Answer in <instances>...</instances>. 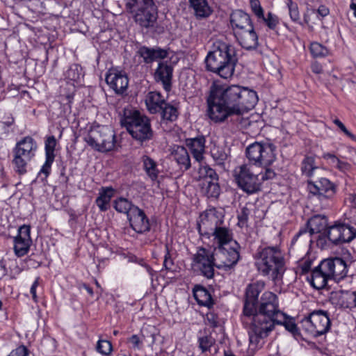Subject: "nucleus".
Masks as SVG:
<instances>
[{"instance_id":"obj_1","label":"nucleus","mask_w":356,"mask_h":356,"mask_svg":"<svg viewBox=\"0 0 356 356\" xmlns=\"http://www.w3.org/2000/svg\"><path fill=\"white\" fill-rule=\"evenodd\" d=\"M257 92L238 85L222 86L213 84L207 97L208 115L215 122L229 117L240 116L252 109L258 102Z\"/></svg>"},{"instance_id":"obj_2","label":"nucleus","mask_w":356,"mask_h":356,"mask_svg":"<svg viewBox=\"0 0 356 356\" xmlns=\"http://www.w3.org/2000/svg\"><path fill=\"white\" fill-rule=\"evenodd\" d=\"M238 63L237 51L235 47L220 40L216 41L206 58V68L222 79L231 78Z\"/></svg>"},{"instance_id":"obj_3","label":"nucleus","mask_w":356,"mask_h":356,"mask_svg":"<svg viewBox=\"0 0 356 356\" xmlns=\"http://www.w3.org/2000/svg\"><path fill=\"white\" fill-rule=\"evenodd\" d=\"M255 265L260 274L273 281L280 278L285 270L284 254L279 246L259 247L254 255Z\"/></svg>"},{"instance_id":"obj_4","label":"nucleus","mask_w":356,"mask_h":356,"mask_svg":"<svg viewBox=\"0 0 356 356\" xmlns=\"http://www.w3.org/2000/svg\"><path fill=\"white\" fill-rule=\"evenodd\" d=\"M121 124L136 140L143 144L152 140L154 131L149 119L138 111H125L121 120Z\"/></svg>"},{"instance_id":"obj_5","label":"nucleus","mask_w":356,"mask_h":356,"mask_svg":"<svg viewBox=\"0 0 356 356\" xmlns=\"http://www.w3.org/2000/svg\"><path fill=\"white\" fill-rule=\"evenodd\" d=\"M257 321L275 327V322L284 319V313L279 308L278 298L271 291L264 292L257 304V312L251 316Z\"/></svg>"},{"instance_id":"obj_6","label":"nucleus","mask_w":356,"mask_h":356,"mask_svg":"<svg viewBox=\"0 0 356 356\" xmlns=\"http://www.w3.org/2000/svg\"><path fill=\"white\" fill-rule=\"evenodd\" d=\"M245 154L252 165L269 167L276 160V147L270 143L255 142L247 147Z\"/></svg>"},{"instance_id":"obj_7","label":"nucleus","mask_w":356,"mask_h":356,"mask_svg":"<svg viewBox=\"0 0 356 356\" xmlns=\"http://www.w3.org/2000/svg\"><path fill=\"white\" fill-rule=\"evenodd\" d=\"M37 147L36 142L31 136H26L17 143L13 151V164L17 174L26 172L27 164L35 156Z\"/></svg>"},{"instance_id":"obj_8","label":"nucleus","mask_w":356,"mask_h":356,"mask_svg":"<svg viewBox=\"0 0 356 356\" xmlns=\"http://www.w3.org/2000/svg\"><path fill=\"white\" fill-rule=\"evenodd\" d=\"M308 189L321 204L322 209H328L334 205L337 186L327 178L322 177L316 181H308Z\"/></svg>"},{"instance_id":"obj_9","label":"nucleus","mask_w":356,"mask_h":356,"mask_svg":"<svg viewBox=\"0 0 356 356\" xmlns=\"http://www.w3.org/2000/svg\"><path fill=\"white\" fill-rule=\"evenodd\" d=\"M84 140L89 146L95 150L106 152L114 148L115 134L110 127L98 126L92 129Z\"/></svg>"},{"instance_id":"obj_10","label":"nucleus","mask_w":356,"mask_h":356,"mask_svg":"<svg viewBox=\"0 0 356 356\" xmlns=\"http://www.w3.org/2000/svg\"><path fill=\"white\" fill-rule=\"evenodd\" d=\"M301 323L302 328L314 337L327 333L331 325L328 312L322 309L313 311Z\"/></svg>"},{"instance_id":"obj_11","label":"nucleus","mask_w":356,"mask_h":356,"mask_svg":"<svg viewBox=\"0 0 356 356\" xmlns=\"http://www.w3.org/2000/svg\"><path fill=\"white\" fill-rule=\"evenodd\" d=\"M235 180L238 187L248 194H254L261 190L259 175L254 172L251 164H243L234 170Z\"/></svg>"},{"instance_id":"obj_12","label":"nucleus","mask_w":356,"mask_h":356,"mask_svg":"<svg viewBox=\"0 0 356 356\" xmlns=\"http://www.w3.org/2000/svg\"><path fill=\"white\" fill-rule=\"evenodd\" d=\"M225 211L222 209L211 207L200 213L197 220L198 232L202 236L210 238L211 233L224 224Z\"/></svg>"},{"instance_id":"obj_13","label":"nucleus","mask_w":356,"mask_h":356,"mask_svg":"<svg viewBox=\"0 0 356 356\" xmlns=\"http://www.w3.org/2000/svg\"><path fill=\"white\" fill-rule=\"evenodd\" d=\"M193 261L196 268L204 277L211 279L214 275V267L217 261L214 258L213 252L201 246L197 253L194 254Z\"/></svg>"},{"instance_id":"obj_14","label":"nucleus","mask_w":356,"mask_h":356,"mask_svg":"<svg viewBox=\"0 0 356 356\" xmlns=\"http://www.w3.org/2000/svg\"><path fill=\"white\" fill-rule=\"evenodd\" d=\"M265 288V283L257 281L249 284L245 289L243 314L246 317H251L257 312V304L259 301V295Z\"/></svg>"},{"instance_id":"obj_15","label":"nucleus","mask_w":356,"mask_h":356,"mask_svg":"<svg viewBox=\"0 0 356 356\" xmlns=\"http://www.w3.org/2000/svg\"><path fill=\"white\" fill-rule=\"evenodd\" d=\"M325 240L328 239L332 243L337 245L338 243H350L356 237V229L353 227L345 224H335L328 227ZM327 241L324 245H326Z\"/></svg>"},{"instance_id":"obj_16","label":"nucleus","mask_w":356,"mask_h":356,"mask_svg":"<svg viewBox=\"0 0 356 356\" xmlns=\"http://www.w3.org/2000/svg\"><path fill=\"white\" fill-rule=\"evenodd\" d=\"M134 22L142 29L152 28L158 18L157 7L154 2L134 10Z\"/></svg>"},{"instance_id":"obj_17","label":"nucleus","mask_w":356,"mask_h":356,"mask_svg":"<svg viewBox=\"0 0 356 356\" xmlns=\"http://www.w3.org/2000/svg\"><path fill=\"white\" fill-rule=\"evenodd\" d=\"M322 268L329 275L331 280L339 282L346 277L348 266L340 257L328 258L322 261Z\"/></svg>"},{"instance_id":"obj_18","label":"nucleus","mask_w":356,"mask_h":356,"mask_svg":"<svg viewBox=\"0 0 356 356\" xmlns=\"http://www.w3.org/2000/svg\"><path fill=\"white\" fill-rule=\"evenodd\" d=\"M212 251L217 261L216 268H229L236 264L240 257L238 250L233 247L226 249L225 246H218Z\"/></svg>"},{"instance_id":"obj_19","label":"nucleus","mask_w":356,"mask_h":356,"mask_svg":"<svg viewBox=\"0 0 356 356\" xmlns=\"http://www.w3.org/2000/svg\"><path fill=\"white\" fill-rule=\"evenodd\" d=\"M105 79L110 88L117 94H122L129 85L126 73L117 69H111L106 74Z\"/></svg>"},{"instance_id":"obj_20","label":"nucleus","mask_w":356,"mask_h":356,"mask_svg":"<svg viewBox=\"0 0 356 356\" xmlns=\"http://www.w3.org/2000/svg\"><path fill=\"white\" fill-rule=\"evenodd\" d=\"M314 234L316 245H324L325 243V233H322L327 226V218L325 215H314L310 218L305 225Z\"/></svg>"},{"instance_id":"obj_21","label":"nucleus","mask_w":356,"mask_h":356,"mask_svg":"<svg viewBox=\"0 0 356 356\" xmlns=\"http://www.w3.org/2000/svg\"><path fill=\"white\" fill-rule=\"evenodd\" d=\"M127 218L131 228L138 233H143L150 229L148 218L144 211L137 206L132 208Z\"/></svg>"},{"instance_id":"obj_22","label":"nucleus","mask_w":356,"mask_h":356,"mask_svg":"<svg viewBox=\"0 0 356 356\" xmlns=\"http://www.w3.org/2000/svg\"><path fill=\"white\" fill-rule=\"evenodd\" d=\"M274 326L252 320L248 332L250 346L257 348L261 339L268 336Z\"/></svg>"},{"instance_id":"obj_23","label":"nucleus","mask_w":356,"mask_h":356,"mask_svg":"<svg viewBox=\"0 0 356 356\" xmlns=\"http://www.w3.org/2000/svg\"><path fill=\"white\" fill-rule=\"evenodd\" d=\"M173 67L168 61H160L154 72V79L156 82H161L164 90L169 92L172 88Z\"/></svg>"},{"instance_id":"obj_24","label":"nucleus","mask_w":356,"mask_h":356,"mask_svg":"<svg viewBox=\"0 0 356 356\" xmlns=\"http://www.w3.org/2000/svg\"><path fill=\"white\" fill-rule=\"evenodd\" d=\"M238 44L246 50H254L259 46L258 35L254 25L234 34Z\"/></svg>"},{"instance_id":"obj_25","label":"nucleus","mask_w":356,"mask_h":356,"mask_svg":"<svg viewBox=\"0 0 356 356\" xmlns=\"http://www.w3.org/2000/svg\"><path fill=\"white\" fill-rule=\"evenodd\" d=\"M136 54L143 59V62L145 64L149 65L158 60H163L167 58L168 51L167 49L159 47L151 48L142 46L138 49Z\"/></svg>"},{"instance_id":"obj_26","label":"nucleus","mask_w":356,"mask_h":356,"mask_svg":"<svg viewBox=\"0 0 356 356\" xmlns=\"http://www.w3.org/2000/svg\"><path fill=\"white\" fill-rule=\"evenodd\" d=\"M57 141L54 136H50L46 138L44 141L45 149V162L42 166L40 174H44L46 179L50 174L51 167L55 159V147Z\"/></svg>"},{"instance_id":"obj_27","label":"nucleus","mask_w":356,"mask_h":356,"mask_svg":"<svg viewBox=\"0 0 356 356\" xmlns=\"http://www.w3.org/2000/svg\"><path fill=\"white\" fill-rule=\"evenodd\" d=\"M229 19L234 34L253 25L250 16L242 10L233 11Z\"/></svg>"},{"instance_id":"obj_28","label":"nucleus","mask_w":356,"mask_h":356,"mask_svg":"<svg viewBox=\"0 0 356 356\" xmlns=\"http://www.w3.org/2000/svg\"><path fill=\"white\" fill-rule=\"evenodd\" d=\"M186 145L190 149L194 159L200 162L204 158L206 139L204 136L186 139Z\"/></svg>"},{"instance_id":"obj_29","label":"nucleus","mask_w":356,"mask_h":356,"mask_svg":"<svg viewBox=\"0 0 356 356\" xmlns=\"http://www.w3.org/2000/svg\"><path fill=\"white\" fill-rule=\"evenodd\" d=\"M311 285L316 289H324L329 280H331L329 275L322 268V261L312 272L310 277H307Z\"/></svg>"},{"instance_id":"obj_30","label":"nucleus","mask_w":356,"mask_h":356,"mask_svg":"<svg viewBox=\"0 0 356 356\" xmlns=\"http://www.w3.org/2000/svg\"><path fill=\"white\" fill-rule=\"evenodd\" d=\"M166 103L161 92L157 91L148 92L145 98L147 108L152 114L159 113Z\"/></svg>"},{"instance_id":"obj_31","label":"nucleus","mask_w":356,"mask_h":356,"mask_svg":"<svg viewBox=\"0 0 356 356\" xmlns=\"http://www.w3.org/2000/svg\"><path fill=\"white\" fill-rule=\"evenodd\" d=\"M211 236H213V240L218 245H227L233 240L232 231L225 223L215 229L211 233Z\"/></svg>"},{"instance_id":"obj_32","label":"nucleus","mask_w":356,"mask_h":356,"mask_svg":"<svg viewBox=\"0 0 356 356\" xmlns=\"http://www.w3.org/2000/svg\"><path fill=\"white\" fill-rule=\"evenodd\" d=\"M173 159L177 163L180 169L188 170L191 166V159L187 149L183 146H177L172 152Z\"/></svg>"},{"instance_id":"obj_33","label":"nucleus","mask_w":356,"mask_h":356,"mask_svg":"<svg viewBox=\"0 0 356 356\" xmlns=\"http://www.w3.org/2000/svg\"><path fill=\"white\" fill-rule=\"evenodd\" d=\"M193 295L199 305L210 309L214 305V300L210 292L204 286H196L193 289Z\"/></svg>"},{"instance_id":"obj_34","label":"nucleus","mask_w":356,"mask_h":356,"mask_svg":"<svg viewBox=\"0 0 356 356\" xmlns=\"http://www.w3.org/2000/svg\"><path fill=\"white\" fill-rule=\"evenodd\" d=\"M190 6L194 10L197 18H206L209 17L212 10L207 0H188Z\"/></svg>"},{"instance_id":"obj_35","label":"nucleus","mask_w":356,"mask_h":356,"mask_svg":"<svg viewBox=\"0 0 356 356\" xmlns=\"http://www.w3.org/2000/svg\"><path fill=\"white\" fill-rule=\"evenodd\" d=\"M143 169L152 181L158 178L159 170L157 168L156 162L147 155H143L141 158Z\"/></svg>"},{"instance_id":"obj_36","label":"nucleus","mask_w":356,"mask_h":356,"mask_svg":"<svg viewBox=\"0 0 356 356\" xmlns=\"http://www.w3.org/2000/svg\"><path fill=\"white\" fill-rule=\"evenodd\" d=\"M114 191L112 188H103L96 199V204L102 211L108 210L110 201L113 196Z\"/></svg>"},{"instance_id":"obj_37","label":"nucleus","mask_w":356,"mask_h":356,"mask_svg":"<svg viewBox=\"0 0 356 356\" xmlns=\"http://www.w3.org/2000/svg\"><path fill=\"white\" fill-rule=\"evenodd\" d=\"M298 240H299L300 243H309V245H312L315 241H316L314 234L312 233L311 230L306 225L301 228L296 234L292 239V243H296Z\"/></svg>"},{"instance_id":"obj_38","label":"nucleus","mask_w":356,"mask_h":356,"mask_svg":"<svg viewBox=\"0 0 356 356\" xmlns=\"http://www.w3.org/2000/svg\"><path fill=\"white\" fill-rule=\"evenodd\" d=\"M211 155L217 165H224L228 158L227 148L225 146L213 145L211 149Z\"/></svg>"},{"instance_id":"obj_39","label":"nucleus","mask_w":356,"mask_h":356,"mask_svg":"<svg viewBox=\"0 0 356 356\" xmlns=\"http://www.w3.org/2000/svg\"><path fill=\"white\" fill-rule=\"evenodd\" d=\"M161 114V119L167 122H174L179 116L178 108L166 103L159 112Z\"/></svg>"},{"instance_id":"obj_40","label":"nucleus","mask_w":356,"mask_h":356,"mask_svg":"<svg viewBox=\"0 0 356 356\" xmlns=\"http://www.w3.org/2000/svg\"><path fill=\"white\" fill-rule=\"evenodd\" d=\"M31 227L29 225H24L18 229V234L14 238V242L17 243H22L23 245H30L31 238L30 236Z\"/></svg>"},{"instance_id":"obj_41","label":"nucleus","mask_w":356,"mask_h":356,"mask_svg":"<svg viewBox=\"0 0 356 356\" xmlns=\"http://www.w3.org/2000/svg\"><path fill=\"white\" fill-rule=\"evenodd\" d=\"M136 206L133 204L131 202L124 197H119L114 202V208L120 213L127 214V216L130 213V211L133 207Z\"/></svg>"},{"instance_id":"obj_42","label":"nucleus","mask_w":356,"mask_h":356,"mask_svg":"<svg viewBox=\"0 0 356 356\" xmlns=\"http://www.w3.org/2000/svg\"><path fill=\"white\" fill-rule=\"evenodd\" d=\"M318 168L315 165V159L312 156H306L302 162L301 170L304 175L310 177L313 176L314 172Z\"/></svg>"},{"instance_id":"obj_43","label":"nucleus","mask_w":356,"mask_h":356,"mask_svg":"<svg viewBox=\"0 0 356 356\" xmlns=\"http://www.w3.org/2000/svg\"><path fill=\"white\" fill-rule=\"evenodd\" d=\"M202 185L209 197H218L220 195V188L218 181L202 182Z\"/></svg>"},{"instance_id":"obj_44","label":"nucleus","mask_w":356,"mask_h":356,"mask_svg":"<svg viewBox=\"0 0 356 356\" xmlns=\"http://www.w3.org/2000/svg\"><path fill=\"white\" fill-rule=\"evenodd\" d=\"M275 325H283L286 330L290 332L296 339L300 335L297 325L292 319H288L285 314L284 321H282L281 322H275Z\"/></svg>"},{"instance_id":"obj_45","label":"nucleus","mask_w":356,"mask_h":356,"mask_svg":"<svg viewBox=\"0 0 356 356\" xmlns=\"http://www.w3.org/2000/svg\"><path fill=\"white\" fill-rule=\"evenodd\" d=\"M286 4L288 7L290 18L291 20L302 26L303 24L300 19V13L298 4L293 2L292 0H286Z\"/></svg>"},{"instance_id":"obj_46","label":"nucleus","mask_w":356,"mask_h":356,"mask_svg":"<svg viewBox=\"0 0 356 356\" xmlns=\"http://www.w3.org/2000/svg\"><path fill=\"white\" fill-rule=\"evenodd\" d=\"M200 172L203 177L202 182L218 181V175L216 172L207 165L202 166Z\"/></svg>"},{"instance_id":"obj_47","label":"nucleus","mask_w":356,"mask_h":356,"mask_svg":"<svg viewBox=\"0 0 356 356\" xmlns=\"http://www.w3.org/2000/svg\"><path fill=\"white\" fill-rule=\"evenodd\" d=\"M310 51L314 57H325L330 54L329 49L318 42H312Z\"/></svg>"},{"instance_id":"obj_48","label":"nucleus","mask_w":356,"mask_h":356,"mask_svg":"<svg viewBox=\"0 0 356 356\" xmlns=\"http://www.w3.org/2000/svg\"><path fill=\"white\" fill-rule=\"evenodd\" d=\"M96 350L102 355L108 356L113 351V346L110 341L99 339L97 343Z\"/></svg>"},{"instance_id":"obj_49","label":"nucleus","mask_w":356,"mask_h":356,"mask_svg":"<svg viewBox=\"0 0 356 356\" xmlns=\"http://www.w3.org/2000/svg\"><path fill=\"white\" fill-rule=\"evenodd\" d=\"M215 342V339L210 334L200 336L198 337L199 348L202 353L209 351L211 347Z\"/></svg>"},{"instance_id":"obj_50","label":"nucleus","mask_w":356,"mask_h":356,"mask_svg":"<svg viewBox=\"0 0 356 356\" xmlns=\"http://www.w3.org/2000/svg\"><path fill=\"white\" fill-rule=\"evenodd\" d=\"M126 3L125 6L127 10L131 13H134L135 9L146 6L150 3L154 2L153 0H125Z\"/></svg>"},{"instance_id":"obj_51","label":"nucleus","mask_w":356,"mask_h":356,"mask_svg":"<svg viewBox=\"0 0 356 356\" xmlns=\"http://www.w3.org/2000/svg\"><path fill=\"white\" fill-rule=\"evenodd\" d=\"M81 67L77 64L72 65L66 72V76L72 81H78L81 76Z\"/></svg>"},{"instance_id":"obj_52","label":"nucleus","mask_w":356,"mask_h":356,"mask_svg":"<svg viewBox=\"0 0 356 356\" xmlns=\"http://www.w3.org/2000/svg\"><path fill=\"white\" fill-rule=\"evenodd\" d=\"M260 19H261L270 29H275L279 23L278 17L270 12L267 14L266 17L264 15V17Z\"/></svg>"},{"instance_id":"obj_53","label":"nucleus","mask_w":356,"mask_h":356,"mask_svg":"<svg viewBox=\"0 0 356 356\" xmlns=\"http://www.w3.org/2000/svg\"><path fill=\"white\" fill-rule=\"evenodd\" d=\"M204 319L206 324L211 327L215 328L219 325V318L213 312H209Z\"/></svg>"},{"instance_id":"obj_54","label":"nucleus","mask_w":356,"mask_h":356,"mask_svg":"<svg viewBox=\"0 0 356 356\" xmlns=\"http://www.w3.org/2000/svg\"><path fill=\"white\" fill-rule=\"evenodd\" d=\"M250 213V211L247 207H243L241 210L240 213L238 215V225L241 227L247 226L248 217Z\"/></svg>"},{"instance_id":"obj_55","label":"nucleus","mask_w":356,"mask_h":356,"mask_svg":"<svg viewBox=\"0 0 356 356\" xmlns=\"http://www.w3.org/2000/svg\"><path fill=\"white\" fill-rule=\"evenodd\" d=\"M172 248V246H170V248L169 246H165V254L164 257L163 266L166 270H172V268L174 266L171 254Z\"/></svg>"},{"instance_id":"obj_56","label":"nucleus","mask_w":356,"mask_h":356,"mask_svg":"<svg viewBox=\"0 0 356 356\" xmlns=\"http://www.w3.org/2000/svg\"><path fill=\"white\" fill-rule=\"evenodd\" d=\"M250 6L252 12L254 15L258 17L261 18L264 17V10L261 6L260 2L259 0H250Z\"/></svg>"},{"instance_id":"obj_57","label":"nucleus","mask_w":356,"mask_h":356,"mask_svg":"<svg viewBox=\"0 0 356 356\" xmlns=\"http://www.w3.org/2000/svg\"><path fill=\"white\" fill-rule=\"evenodd\" d=\"M29 353L30 351L26 346L20 345L13 350L8 356H29Z\"/></svg>"},{"instance_id":"obj_58","label":"nucleus","mask_w":356,"mask_h":356,"mask_svg":"<svg viewBox=\"0 0 356 356\" xmlns=\"http://www.w3.org/2000/svg\"><path fill=\"white\" fill-rule=\"evenodd\" d=\"M264 168V172L258 173V175H259V179H261V184L264 181L273 179L276 175L273 170L269 168L268 167H266Z\"/></svg>"},{"instance_id":"obj_59","label":"nucleus","mask_w":356,"mask_h":356,"mask_svg":"<svg viewBox=\"0 0 356 356\" xmlns=\"http://www.w3.org/2000/svg\"><path fill=\"white\" fill-rule=\"evenodd\" d=\"M333 122L343 131L348 137L351 138L352 140H355L356 139V137L355 135H353L352 133H350L346 127L344 126V124L339 120L335 119L334 120Z\"/></svg>"},{"instance_id":"obj_60","label":"nucleus","mask_w":356,"mask_h":356,"mask_svg":"<svg viewBox=\"0 0 356 356\" xmlns=\"http://www.w3.org/2000/svg\"><path fill=\"white\" fill-rule=\"evenodd\" d=\"M30 246H13L15 254L17 257H21L29 252Z\"/></svg>"},{"instance_id":"obj_61","label":"nucleus","mask_w":356,"mask_h":356,"mask_svg":"<svg viewBox=\"0 0 356 356\" xmlns=\"http://www.w3.org/2000/svg\"><path fill=\"white\" fill-rule=\"evenodd\" d=\"M312 266V261L309 259H305L300 265L301 274H307L309 272Z\"/></svg>"},{"instance_id":"obj_62","label":"nucleus","mask_w":356,"mask_h":356,"mask_svg":"<svg viewBox=\"0 0 356 356\" xmlns=\"http://www.w3.org/2000/svg\"><path fill=\"white\" fill-rule=\"evenodd\" d=\"M323 158L325 159L330 160V164L335 168L339 161V159L334 154L330 153L324 154Z\"/></svg>"},{"instance_id":"obj_63","label":"nucleus","mask_w":356,"mask_h":356,"mask_svg":"<svg viewBox=\"0 0 356 356\" xmlns=\"http://www.w3.org/2000/svg\"><path fill=\"white\" fill-rule=\"evenodd\" d=\"M39 280H40V277H37L35 279V280L33 283V284L31 287V289H30V292L32 295V298L35 302L38 301V297H37V294H36V288L39 285Z\"/></svg>"},{"instance_id":"obj_64","label":"nucleus","mask_w":356,"mask_h":356,"mask_svg":"<svg viewBox=\"0 0 356 356\" xmlns=\"http://www.w3.org/2000/svg\"><path fill=\"white\" fill-rule=\"evenodd\" d=\"M313 12H316L318 15H320L322 17H324L329 15L330 10L328 8H327L325 6L321 5L318 7V8L316 10H313Z\"/></svg>"}]
</instances>
